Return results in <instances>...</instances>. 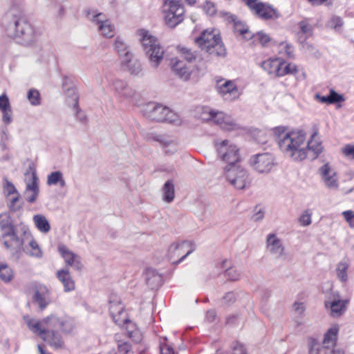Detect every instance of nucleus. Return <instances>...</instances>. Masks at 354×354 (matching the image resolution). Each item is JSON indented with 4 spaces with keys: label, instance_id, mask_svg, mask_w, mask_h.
<instances>
[{
    "label": "nucleus",
    "instance_id": "1",
    "mask_svg": "<svg viewBox=\"0 0 354 354\" xmlns=\"http://www.w3.org/2000/svg\"><path fill=\"white\" fill-rule=\"evenodd\" d=\"M1 25L8 37L25 46L34 45L40 36L39 30L27 17L15 10H10L3 17Z\"/></svg>",
    "mask_w": 354,
    "mask_h": 354
},
{
    "label": "nucleus",
    "instance_id": "2",
    "mask_svg": "<svg viewBox=\"0 0 354 354\" xmlns=\"http://www.w3.org/2000/svg\"><path fill=\"white\" fill-rule=\"evenodd\" d=\"M305 140L306 134L303 131H291L279 141V148L294 161H302L306 158L304 151Z\"/></svg>",
    "mask_w": 354,
    "mask_h": 354
},
{
    "label": "nucleus",
    "instance_id": "3",
    "mask_svg": "<svg viewBox=\"0 0 354 354\" xmlns=\"http://www.w3.org/2000/svg\"><path fill=\"white\" fill-rule=\"evenodd\" d=\"M137 34L140 37L143 50L151 66L157 68L161 63L165 53L159 41L157 38L149 35V32L145 29L138 30Z\"/></svg>",
    "mask_w": 354,
    "mask_h": 354
},
{
    "label": "nucleus",
    "instance_id": "4",
    "mask_svg": "<svg viewBox=\"0 0 354 354\" xmlns=\"http://www.w3.org/2000/svg\"><path fill=\"white\" fill-rule=\"evenodd\" d=\"M140 111L146 118L158 122L176 123L178 121V115L167 106L155 102L143 104Z\"/></svg>",
    "mask_w": 354,
    "mask_h": 354
},
{
    "label": "nucleus",
    "instance_id": "5",
    "mask_svg": "<svg viewBox=\"0 0 354 354\" xmlns=\"http://www.w3.org/2000/svg\"><path fill=\"white\" fill-rule=\"evenodd\" d=\"M24 320L28 328L33 333L46 342L51 347L55 349H60L64 347V341L60 330L41 328L39 321L28 317H24Z\"/></svg>",
    "mask_w": 354,
    "mask_h": 354
},
{
    "label": "nucleus",
    "instance_id": "6",
    "mask_svg": "<svg viewBox=\"0 0 354 354\" xmlns=\"http://www.w3.org/2000/svg\"><path fill=\"white\" fill-rule=\"evenodd\" d=\"M195 43L209 55L222 57L226 56V49L220 35L214 34L213 31H203L200 36L195 39Z\"/></svg>",
    "mask_w": 354,
    "mask_h": 354
},
{
    "label": "nucleus",
    "instance_id": "7",
    "mask_svg": "<svg viewBox=\"0 0 354 354\" xmlns=\"http://www.w3.org/2000/svg\"><path fill=\"white\" fill-rule=\"evenodd\" d=\"M0 228L2 231V238H10V241L4 240L3 245L7 250L19 251L22 248L24 241L17 236L15 228L12 224V218L8 212L0 214Z\"/></svg>",
    "mask_w": 354,
    "mask_h": 354
},
{
    "label": "nucleus",
    "instance_id": "8",
    "mask_svg": "<svg viewBox=\"0 0 354 354\" xmlns=\"http://www.w3.org/2000/svg\"><path fill=\"white\" fill-rule=\"evenodd\" d=\"M223 175L228 183L236 189H244L250 185L249 174L241 165H226L223 168Z\"/></svg>",
    "mask_w": 354,
    "mask_h": 354
},
{
    "label": "nucleus",
    "instance_id": "9",
    "mask_svg": "<svg viewBox=\"0 0 354 354\" xmlns=\"http://www.w3.org/2000/svg\"><path fill=\"white\" fill-rule=\"evenodd\" d=\"M247 7L263 20L277 19L281 17L279 12L272 5L259 0H242Z\"/></svg>",
    "mask_w": 354,
    "mask_h": 354
},
{
    "label": "nucleus",
    "instance_id": "10",
    "mask_svg": "<svg viewBox=\"0 0 354 354\" xmlns=\"http://www.w3.org/2000/svg\"><path fill=\"white\" fill-rule=\"evenodd\" d=\"M217 153L220 158L227 163V165H239L241 162L239 149L235 145H229L227 140H224L216 144Z\"/></svg>",
    "mask_w": 354,
    "mask_h": 354
},
{
    "label": "nucleus",
    "instance_id": "11",
    "mask_svg": "<svg viewBox=\"0 0 354 354\" xmlns=\"http://www.w3.org/2000/svg\"><path fill=\"white\" fill-rule=\"evenodd\" d=\"M39 322L41 328L60 330L63 333H69L73 328V324L69 320L59 317L54 314H51Z\"/></svg>",
    "mask_w": 354,
    "mask_h": 354
},
{
    "label": "nucleus",
    "instance_id": "12",
    "mask_svg": "<svg viewBox=\"0 0 354 354\" xmlns=\"http://www.w3.org/2000/svg\"><path fill=\"white\" fill-rule=\"evenodd\" d=\"M194 250V248H192V243L187 241H183L178 243H172L168 249V257L169 260L172 261L176 257L181 255L177 261H173V263L178 264L192 253Z\"/></svg>",
    "mask_w": 354,
    "mask_h": 354
},
{
    "label": "nucleus",
    "instance_id": "13",
    "mask_svg": "<svg viewBox=\"0 0 354 354\" xmlns=\"http://www.w3.org/2000/svg\"><path fill=\"white\" fill-rule=\"evenodd\" d=\"M250 165L259 173H268L274 165V158L270 153H258L250 158Z\"/></svg>",
    "mask_w": 354,
    "mask_h": 354
},
{
    "label": "nucleus",
    "instance_id": "14",
    "mask_svg": "<svg viewBox=\"0 0 354 354\" xmlns=\"http://www.w3.org/2000/svg\"><path fill=\"white\" fill-rule=\"evenodd\" d=\"M86 17L99 25V30L106 37H112L114 35V26L102 12H95L91 10H86Z\"/></svg>",
    "mask_w": 354,
    "mask_h": 354
},
{
    "label": "nucleus",
    "instance_id": "15",
    "mask_svg": "<svg viewBox=\"0 0 354 354\" xmlns=\"http://www.w3.org/2000/svg\"><path fill=\"white\" fill-rule=\"evenodd\" d=\"M32 301L38 306L40 311L47 308L51 303L50 292L47 286L39 285L35 288Z\"/></svg>",
    "mask_w": 354,
    "mask_h": 354
},
{
    "label": "nucleus",
    "instance_id": "16",
    "mask_svg": "<svg viewBox=\"0 0 354 354\" xmlns=\"http://www.w3.org/2000/svg\"><path fill=\"white\" fill-rule=\"evenodd\" d=\"M209 115L208 120L214 121L224 130L232 131L239 128V124L234 120L222 112L212 110L209 112Z\"/></svg>",
    "mask_w": 354,
    "mask_h": 354
},
{
    "label": "nucleus",
    "instance_id": "17",
    "mask_svg": "<svg viewBox=\"0 0 354 354\" xmlns=\"http://www.w3.org/2000/svg\"><path fill=\"white\" fill-rule=\"evenodd\" d=\"M111 85L117 97L129 99L133 97L136 95V91L123 80L114 79Z\"/></svg>",
    "mask_w": 354,
    "mask_h": 354
},
{
    "label": "nucleus",
    "instance_id": "18",
    "mask_svg": "<svg viewBox=\"0 0 354 354\" xmlns=\"http://www.w3.org/2000/svg\"><path fill=\"white\" fill-rule=\"evenodd\" d=\"M58 250L62 257L64 259L66 264V267L71 266L78 271L82 269L83 265L79 256L69 250L64 245H59L58 246Z\"/></svg>",
    "mask_w": 354,
    "mask_h": 354
},
{
    "label": "nucleus",
    "instance_id": "19",
    "mask_svg": "<svg viewBox=\"0 0 354 354\" xmlns=\"http://www.w3.org/2000/svg\"><path fill=\"white\" fill-rule=\"evenodd\" d=\"M218 92L225 100L232 101L240 96L239 88L232 80H226L221 84L218 88Z\"/></svg>",
    "mask_w": 354,
    "mask_h": 354
},
{
    "label": "nucleus",
    "instance_id": "20",
    "mask_svg": "<svg viewBox=\"0 0 354 354\" xmlns=\"http://www.w3.org/2000/svg\"><path fill=\"white\" fill-rule=\"evenodd\" d=\"M319 171L328 188L337 189L338 187L337 173L330 167L328 163L324 164L319 168Z\"/></svg>",
    "mask_w": 354,
    "mask_h": 354
},
{
    "label": "nucleus",
    "instance_id": "21",
    "mask_svg": "<svg viewBox=\"0 0 354 354\" xmlns=\"http://www.w3.org/2000/svg\"><path fill=\"white\" fill-rule=\"evenodd\" d=\"M31 178V181H28L26 183V190L24 192L26 201L30 204L34 203L37 201L39 193L38 183L39 179L35 170L32 172Z\"/></svg>",
    "mask_w": 354,
    "mask_h": 354
},
{
    "label": "nucleus",
    "instance_id": "22",
    "mask_svg": "<svg viewBox=\"0 0 354 354\" xmlns=\"http://www.w3.org/2000/svg\"><path fill=\"white\" fill-rule=\"evenodd\" d=\"M317 135V131H315L312 136L311 139L309 140L305 147L304 145V151L306 152V158L311 160L316 159L323 151V147L321 142H314L313 138Z\"/></svg>",
    "mask_w": 354,
    "mask_h": 354
},
{
    "label": "nucleus",
    "instance_id": "23",
    "mask_svg": "<svg viewBox=\"0 0 354 354\" xmlns=\"http://www.w3.org/2000/svg\"><path fill=\"white\" fill-rule=\"evenodd\" d=\"M348 300L334 299L331 301H326L325 308L330 310V315L332 317H337L343 315L346 310V305Z\"/></svg>",
    "mask_w": 354,
    "mask_h": 354
},
{
    "label": "nucleus",
    "instance_id": "24",
    "mask_svg": "<svg viewBox=\"0 0 354 354\" xmlns=\"http://www.w3.org/2000/svg\"><path fill=\"white\" fill-rule=\"evenodd\" d=\"M56 277L64 286V292H71L75 290V281L73 279L69 272L68 267L59 270L56 272Z\"/></svg>",
    "mask_w": 354,
    "mask_h": 354
},
{
    "label": "nucleus",
    "instance_id": "25",
    "mask_svg": "<svg viewBox=\"0 0 354 354\" xmlns=\"http://www.w3.org/2000/svg\"><path fill=\"white\" fill-rule=\"evenodd\" d=\"M267 248L269 252L272 254L280 257L283 255L284 248L281 240L277 237L275 234H269L266 239Z\"/></svg>",
    "mask_w": 354,
    "mask_h": 354
},
{
    "label": "nucleus",
    "instance_id": "26",
    "mask_svg": "<svg viewBox=\"0 0 354 354\" xmlns=\"http://www.w3.org/2000/svg\"><path fill=\"white\" fill-rule=\"evenodd\" d=\"M145 281L151 289H157L163 283L162 276L152 268H147L145 272Z\"/></svg>",
    "mask_w": 354,
    "mask_h": 354
},
{
    "label": "nucleus",
    "instance_id": "27",
    "mask_svg": "<svg viewBox=\"0 0 354 354\" xmlns=\"http://www.w3.org/2000/svg\"><path fill=\"white\" fill-rule=\"evenodd\" d=\"M151 138L165 148V153L172 154L176 151V146L169 136L155 133L152 134Z\"/></svg>",
    "mask_w": 354,
    "mask_h": 354
},
{
    "label": "nucleus",
    "instance_id": "28",
    "mask_svg": "<svg viewBox=\"0 0 354 354\" xmlns=\"http://www.w3.org/2000/svg\"><path fill=\"white\" fill-rule=\"evenodd\" d=\"M0 110L3 113L2 120L9 124L12 122V108L9 98L6 93L0 95Z\"/></svg>",
    "mask_w": 354,
    "mask_h": 354
},
{
    "label": "nucleus",
    "instance_id": "29",
    "mask_svg": "<svg viewBox=\"0 0 354 354\" xmlns=\"http://www.w3.org/2000/svg\"><path fill=\"white\" fill-rule=\"evenodd\" d=\"M114 48L122 59V61H129L130 57H133L129 46L120 37L116 38L114 43Z\"/></svg>",
    "mask_w": 354,
    "mask_h": 354
},
{
    "label": "nucleus",
    "instance_id": "30",
    "mask_svg": "<svg viewBox=\"0 0 354 354\" xmlns=\"http://www.w3.org/2000/svg\"><path fill=\"white\" fill-rule=\"evenodd\" d=\"M178 12H170L165 15V24L171 28H174L184 20L185 9H180Z\"/></svg>",
    "mask_w": 354,
    "mask_h": 354
},
{
    "label": "nucleus",
    "instance_id": "31",
    "mask_svg": "<svg viewBox=\"0 0 354 354\" xmlns=\"http://www.w3.org/2000/svg\"><path fill=\"white\" fill-rule=\"evenodd\" d=\"M171 69L180 78L184 80H187L190 77L191 72L183 61L173 59Z\"/></svg>",
    "mask_w": 354,
    "mask_h": 354
},
{
    "label": "nucleus",
    "instance_id": "32",
    "mask_svg": "<svg viewBox=\"0 0 354 354\" xmlns=\"http://www.w3.org/2000/svg\"><path fill=\"white\" fill-rule=\"evenodd\" d=\"M132 59L133 57H130L129 61H122V65L131 75H139L143 70L142 64L140 60H133Z\"/></svg>",
    "mask_w": 354,
    "mask_h": 354
},
{
    "label": "nucleus",
    "instance_id": "33",
    "mask_svg": "<svg viewBox=\"0 0 354 354\" xmlns=\"http://www.w3.org/2000/svg\"><path fill=\"white\" fill-rule=\"evenodd\" d=\"M349 268V260L345 257L337 265L335 269L337 278L342 283L348 281L347 270Z\"/></svg>",
    "mask_w": 354,
    "mask_h": 354
},
{
    "label": "nucleus",
    "instance_id": "34",
    "mask_svg": "<svg viewBox=\"0 0 354 354\" xmlns=\"http://www.w3.org/2000/svg\"><path fill=\"white\" fill-rule=\"evenodd\" d=\"M281 59L279 58L272 59L270 58L261 63V68L270 75H274L275 77L277 76V72L279 71V66Z\"/></svg>",
    "mask_w": 354,
    "mask_h": 354
},
{
    "label": "nucleus",
    "instance_id": "35",
    "mask_svg": "<svg viewBox=\"0 0 354 354\" xmlns=\"http://www.w3.org/2000/svg\"><path fill=\"white\" fill-rule=\"evenodd\" d=\"M162 200L168 203L174 201L175 196L174 184L172 180H168L164 184L162 189Z\"/></svg>",
    "mask_w": 354,
    "mask_h": 354
},
{
    "label": "nucleus",
    "instance_id": "36",
    "mask_svg": "<svg viewBox=\"0 0 354 354\" xmlns=\"http://www.w3.org/2000/svg\"><path fill=\"white\" fill-rule=\"evenodd\" d=\"M66 89H67L66 94L68 96L71 95L73 97V101H74L73 108H74V109H75V115H76L77 120L82 123L85 122L86 120V117L82 112L81 109H80V107L78 106V96L75 93V89L71 88H67Z\"/></svg>",
    "mask_w": 354,
    "mask_h": 354
},
{
    "label": "nucleus",
    "instance_id": "37",
    "mask_svg": "<svg viewBox=\"0 0 354 354\" xmlns=\"http://www.w3.org/2000/svg\"><path fill=\"white\" fill-rule=\"evenodd\" d=\"M181 0H163L162 10L165 15L170 12H178V10L185 9Z\"/></svg>",
    "mask_w": 354,
    "mask_h": 354
},
{
    "label": "nucleus",
    "instance_id": "38",
    "mask_svg": "<svg viewBox=\"0 0 354 354\" xmlns=\"http://www.w3.org/2000/svg\"><path fill=\"white\" fill-rule=\"evenodd\" d=\"M33 221L36 227L42 233H48L50 230V225L48 219L41 214H36L33 216Z\"/></svg>",
    "mask_w": 354,
    "mask_h": 354
},
{
    "label": "nucleus",
    "instance_id": "39",
    "mask_svg": "<svg viewBox=\"0 0 354 354\" xmlns=\"http://www.w3.org/2000/svg\"><path fill=\"white\" fill-rule=\"evenodd\" d=\"M46 183L47 185L50 186L58 184L61 187H64L66 186V181L63 178V174L60 171L51 172L48 176Z\"/></svg>",
    "mask_w": 354,
    "mask_h": 354
},
{
    "label": "nucleus",
    "instance_id": "40",
    "mask_svg": "<svg viewBox=\"0 0 354 354\" xmlns=\"http://www.w3.org/2000/svg\"><path fill=\"white\" fill-rule=\"evenodd\" d=\"M230 21L234 23V31L239 33L241 35L250 33L248 27L243 24L240 20H238L236 17L234 15H230L228 17Z\"/></svg>",
    "mask_w": 354,
    "mask_h": 354
},
{
    "label": "nucleus",
    "instance_id": "41",
    "mask_svg": "<svg viewBox=\"0 0 354 354\" xmlns=\"http://www.w3.org/2000/svg\"><path fill=\"white\" fill-rule=\"evenodd\" d=\"M20 194H16V196L9 200L8 207L12 213L19 212L22 210L24 202H19Z\"/></svg>",
    "mask_w": 354,
    "mask_h": 354
},
{
    "label": "nucleus",
    "instance_id": "42",
    "mask_svg": "<svg viewBox=\"0 0 354 354\" xmlns=\"http://www.w3.org/2000/svg\"><path fill=\"white\" fill-rule=\"evenodd\" d=\"M338 330L339 328L337 326H333L330 328L324 335L323 343L324 344L330 343H331L332 345L335 344L337 339Z\"/></svg>",
    "mask_w": 354,
    "mask_h": 354
},
{
    "label": "nucleus",
    "instance_id": "43",
    "mask_svg": "<svg viewBox=\"0 0 354 354\" xmlns=\"http://www.w3.org/2000/svg\"><path fill=\"white\" fill-rule=\"evenodd\" d=\"M13 278V271L6 263L0 262V279L4 282H9Z\"/></svg>",
    "mask_w": 354,
    "mask_h": 354
},
{
    "label": "nucleus",
    "instance_id": "44",
    "mask_svg": "<svg viewBox=\"0 0 354 354\" xmlns=\"http://www.w3.org/2000/svg\"><path fill=\"white\" fill-rule=\"evenodd\" d=\"M295 72H297V67L295 64H286L285 62L281 60L277 77H282L286 75L292 74Z\"/></svg>",
    "mask_w": 354,
    "mask_h": 354
},
{
    "label": "nucleus",
    "instance_id": "45",
    "mask_svg": "<svg viewBox=\"0 0 354 354\" xmlns=\"http://www.w3.org/2000/svg\"><path fill=\"white\" fill-rule=\"evenodd\" d=\"M298 25L299 26L301 32L304 35H306L305 38L302 41L301 37L299 38V39L301 41V43H304L306 39L312 35L313 26L308 23V19L301 21Z\"/></svg>",
    "mask_w": 354,
    "mask_h": 354
},
{
    "label": "nucleus",
    "instance_id": "46",
    "mask_svg": "<svg viewBox=\"0 0 354 354\" xmlns=\"http://www.w3.org/2000/svg\"><path fill=\"white\" fill-rule=\"evenodd\" d=\"M308 354H319L323 348L317 339L309 337L308 338Z\"/></svg>",
    "mask_w": 354,
    "mask_h": 354
},
{
    "label": "nucleus",
    "instance_id": "47",
    "mask_svg": "<svg viewBox=\"0 0 354 354\" xmlns=\"http://www.w3.org/2000/svg\"><path fill=\"white\" fill-rule=\"evenodd\" d=\"M178 50L183 58L189 63L192 62L196 59V52L192 51L190 48L186 47L178 46Z\"/></svg>",
    "mask_w": 354,
    "mask_h": 354
},
{
    "label": "nucleus",
    "instance_id": "48",
    "mask_svg": "<svg viewBox=\"0 0 354 354\" xmlns=\"http://www.w3.org/2000/svg\"><path fill=\"white\" fill-rule=\"evenodd\" d=\"M27 98L33 106H38L41 104L40 93L36 89H30L27 93Z\"/></svg>",
    "mask_w": 354,
    "mask_h": 354
},
{
    "label": "nucleus",
    "instance_id": "49",
    "mask_svg": "<svg viewBox=\"0 0 354 354\" xmlns=\"http://www.w3.org/2000/svg\"><path fill=\"white\" fill-rule=\"evenodd\" d=\"M3 191L5 195L7 197L10 196L12 194H16L19 193L14 184L12 182L9 181L7 178L5 177L3 178Z\"/></svg>",
    "mask_w": 354,
    "mask_h": 354
},
{
    "label": "nucleus",
    "instance_id": "50",
    "mask_svg": "<svg viewBox=\"0 0 354 354\" xmlns=\"http://www.w3.org/2000/svg\"><path fill=\"white\" fill-rule=\"evenodd\" d=\"M225 276L228 280L235 281L240 279L241 274L234 267H230L225 270Z\"/></svg>",
    "mask_w": 354,
    "mask_h": 354
},
{
    "label": "nucleus",
    "instance_id": "51",
    "mask_svg": "<svg viewBox=\"0 0 354 354\" xmlns=\"http://www.w3.org/2000/svg\"><path fill=\"white\" fill-rule=\"evenodd\" d=\"M343 25L344 21L342 17L336 15L333 16L328 21V26L335 30H339L343 26Z\"/></svg>",
    "mask_w": 354,
    "mask_h": 354
},
{
    "label": "nucleus",
    "instance_id": "52",
    "mask_svg": "<svg viewBox=\"0 0 354 354\" xmlns=\"http://www.w3.org/2000/svg\"><path fill=\"white\" fill-rule=\"evenodd\" d=\"M238 294L234 291H230L226 292L224 296L222 297V301L226 305H232L233 304L237 299Z\"/></svg>",
    "mask_w": 354,
    "mask_h": 354
},
{
    "label": "nucleus",
    "instance_id": "53",
    "mask_svg": "<svg viewBox=\"0 0 354 354\" xmlns=\"http://www.w3.org/2000/svg\"><path fill=\"white\" fill-rule=\"evenodd\" d=\"M286 128L284 127H277L272 129L274 136L275 137V140L278 145L279 141L280 140H282L285 137V136L288 133L286 132Z\"/></svg>",
    "mask_w": 354,
    "mask_h": 354
},
{
    "label": "nucleus",
    "instance_id": "54",
    "mask_svg": "<svg viewBox=\"0 0 354 354\" xmlns=\"http://www.w3.org/2000/svg\"><path fill=\"white\" fill-rule=\"evenodd\" d=\"M312 213L310 209H306L299 218L300 224L303 226H308L311 223Z\"/></svg>",
    "mask_w": 354,
    "mask_h": 354
},
{
    "label": "nucleus",
    "instance_id": "55",
    "mask_svg": "<svg viewBox=\"0 0 354 354\" xmlns=\"http://www.w3.org/2000/svg\"><path fill=\"white\" fill-rule=\"evenodd\" d=\"M329 98L330 104L344 102L345 98L341 94L337 93L335 90L330 89L329 91Z\"/></svg>",
    "mask_w": 354,
    "mask_h": 354
},
{
    "label": "nucleus",
    "instance_id": "56",
    "mask_svg": "<svg viewBox=\"0 0 354 354\" xmlns=\"http://www.w3.org/2000/svg\"><path fill=\"white\" fill-rule=\"evenodd\" d=\"M29 245L33 250V252L30 253V255L37 258H41L42 257V252L36 241L33 239L31 240L29 243Z\"/></svg>",
    "mask_w": 354,
    "mask_h": 354
},
{
    "label": "nucleus",
    "instance_id": "57",
    "mask_svg": "<svg viewBox=\"0 0 354 354\" xmlns=\"http://www.w3.org/2000/svg\"><path fill=\"white\" fill-rule=\"evenodd\" d=\"M270 39V36L262 31L255 34V40H258L262 46H266Z\"/></svg>",
    "mask_w": 354,
    "mask_h": 354
},
{
    "label": "nucleus",
    "instance_id": "58",
    "mask_svg": "<svg viewBox=\"0 0 354 354\" xmlns=\"http://www.w3.org/2000/svg\"><path fill=\"white\" fill-rule=\"evenodd\" d=\"M232 354H247L244 345L239 342H234L232 345Z\"/></svg>",
    "mask_w": 354,
    "mask_h": 354
},
{
    "label": "nucleus",
    "instance_id": "59",
    "mask_svg": "<svg viewBox=\"0 0 354 354\" xmlns=\"http://www.w3.org/2000/svg\"><path fill=\"white\" fill-rule=\"evenodd\" d=\"M132 346L129 342L118 341V349L120 354H128Z\"/></svg>",
    "mask_w": 354,
    "mask_h": 354
},
{
    "label": "nucleus",
    "instance_id": "60",
    "mask_svg": "<svg viewBox=\"0 0 354 354\" xmlns=\"http://www.w3.org/2000/svg\"><path fill=\"white\" fill-rule=\"evenodd\" d=\"M342 214L349 226L351 228H354V212L352 210H346L343 212Z\"/></svg>",
    "mask_w": 354,
    "mask_h": 354
},
{
    "label": "nucleus",
    "instance_id": "61",
    "mask_svg": "<svg viewBox=\"0 0 354 354\" xmlns=\"http://www.w3.org/2000/svg\"><path fill=\"white\" fill-rule=\"evenodd\" d=\"M203 8L206 14L209 16H214L216 14V10L215 5L211 1H206Z\"/></svg>",
    "mask_w": 354,
    "mask_h": 354
},
{
    "label": "nucleus",
    "instance_id": "62",
    "mask_svg": "<svg viewBox=\"0 0 354 354\" xmlns=\"http://www.w3.org/2000/svg\"><path fill=\"white\" fill-rule=\"evenodd\" d=\"M342 152L346 157L354 159V145H346L342 149Z\"/></svg>",
    "mask_w": 354,
    "mask_h": 354
},
{
    "label": "nucleus",
    "instance_id": "63",
    "mask_svg": "<svg viewBox=\"0 0 354 354\" xmlns=\"http://www.w3.org/2000/svg\"><path fill=\"white\" fill-rule=\"evenodd\" d=\"M293 309L295 313H298L300 315H302L306 310V306L303 302L295 301L293 305Z\"/></svg>",
    "mask_w": 354,
    "mask_h": 354
},
{
    "label": "nucleus",
    "instance_id": "64",
    "mask_svg": "<svg viewBox=\"0 0 354 354\" xmlns=\"http://www.w3.org/2000/svg\"><path fill=\"white\" fill-rule=\"evenodd\" d=\"M160 354H174L173 347L167 344L160 345Z\"/></svg>",
    "mask_w": 354,
    "mask_h": 354
}]
</instances>
